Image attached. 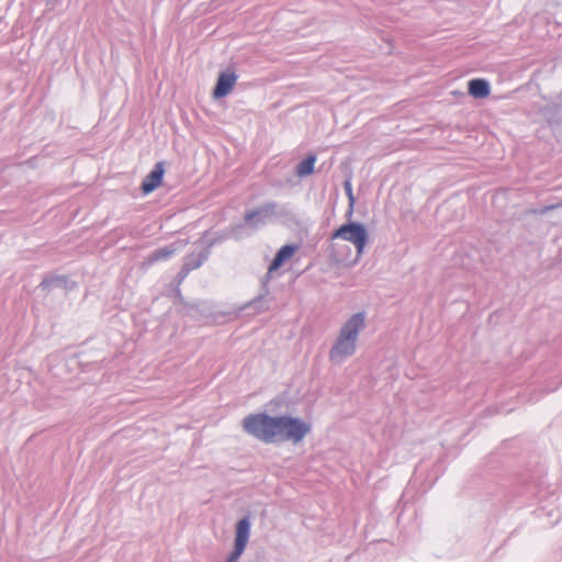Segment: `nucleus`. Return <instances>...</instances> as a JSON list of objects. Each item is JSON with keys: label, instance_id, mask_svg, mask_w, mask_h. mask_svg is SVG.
Wrapping results in <instances>:
<instances>
[{"label": "nucleus", "instance_id": "1", "mask_svg": "<svg viewBox=\"0 0 562 562\" xmlns=\"http://www.w3.org/2000/svg\"><path fill=\"white\" fill-rule=\"evenodd\" d=\"M243 427L249 435L265 441L300 442L311 430L305 422L290 417H271L267 414H251L244 418Z\"/></svg>", "mask_w": 562, "mask_h": 562}, {"label": "nucleus", "instance_id": "2", "mask_svg": "<svg viewBox=\"0 0 562 562\" xmlns=\"http://www.w3.org/2000/svg\"><path fill=\"white\" fill-rule=\"evenodd\" d=\"M364 327V315H352L342 326L340 334L329 352L330 361L339 363L356 351V342L359 331Z\"/></svg>", "mask_w": 562, "mask_h": 562}, {"label": "nucleus", "instance_id": "3", "mask_svg": "<svg viewBox=\"0 0 562 562\" xmlns=\"http://www.w3.org/2000/svg\"><path fill=\"white\" fill-rule=\"evenodd\" d=\"M331 238H339L353 244L357 249V257H360L368 241V233L363 225L349 223L336 229Z\"/></svg>", "mask_w": 562, "mask_h": 562}, {"label": "nucleus", "instance_id": "4", "mask_svg": "<svg viewBox=\"0 0 562 562\" xmlns=\"http://www.w3.org/2000/svg\"><path fill=\"white\" fill-rule=\"evenodd\" d=\"M250 535V521L247 517L240 519L236 525L234 550L226 562H237L243 554Z\"/></svg>", "mask_w": 562, "mask_h": 562}, {"label": "nucleus", "instance_id": "5", "mask_svg": "<svg viewBox=\"0 0 562 562\" xmlns=\"http://www.w3.org/2000/svg\"><path fill=\"white\" fill-rule=\"evenodd\" d=\"M237 79L238 76L234 70L221 72L212 93L213 99H222L229 94L234 90Z\"/></svg>", "mask_w": 562, "mask_h": 562}, {"label": "nucleus", "instance_id": "6", "mask_svg": "<svg viewBox=\"0 0 562 562\" xmlns=\"http://www.w3.org/2000/svg\"><path fill=\"white\" fill-rule=\"evenodd\" d=\"M165 175L164 162H157L154 169L145 177L142 182V191L144 194H148L160 187Z\"/></svg>", "mask_w": 562, "mask_h": 562}, {"label": "nucleus", "instance_id": "7", "mask_svg": "<svg viewBox=\"0 0 562 562\" xmlns=\"http://www.w3.org/2000/svg\"><path fill=\"white\" fill-rule=\"evenodd\" d=\"M187 245V241H179L159 249L154 250L148 257L145 258L144 265L145 266H153L154 263L158 261L168 260L170 257H172L180 248Z\"/></svg>", "mask_w": 562, "mask_h": 562}, {"label": "nucleus", "instance_id": "8", "mask_svg": "<svg viewBox=\"0 0 562 562\" xmlns=\"http://www.w3.org/2000/svg\"><path fill=\"white\" fill-rule=\"evenodd\" d=\"M297 250V246L295 245H284L277 252L276 257L271 261L268 272L272 273L277 271L286 260L293 257L295 251Z\"/></svg>", "mask_w": 562, "mask_h": 562}, {"label": "nucleus", "instance_id": "9", "mask_svg": "<svg viewBox=\"0 0 562 562\" xmlns=\"http://www.w3.org/2000/svg\"><path fill=\"white\" fill-rule=\"evenodd\" d=\"M469 93L479 99H483L490 95V85L484 79H472L468 85Z\"/></svg>", "mask_w": 562, "mask_h": 562}, {"label": "nucleus", "instance_id": "10", "mask_svg": "<svg viewBox=\"0 0 562 562\" xmlns=\"http://www.w3.org/2000/svg\"><path fill=\"white\" fill-rule=\"evenodd\" d=\"M316 162L315 155H308L303 161L296 166L295 173L297 177L303 178L314 172V165Z\"/></svg>", "mask_w": 562, "mask_h": 562}, {"label": "nucleus", "instance_id": "11", "mask_svg": "<svg viewBox=\"0 0 562 562\" xmlns=\"http://www.w3.org/2000/svg\"><path fill=\"white\" fill-rule=\"evenodd\" d=\"M345 189H346V192L349 196V200H350V204L352 205L353 204V195H352V188H351V184L349 181H346L345 182Z\"/></svg>", "mask_w": 562, "mask_h": 562}, {"label": "nucleus", "instance_id": "12", "mask_svg": "<svg viewBox=\"0 0 562 562\" xmlns=\"http://www.w3.org/2000/svg\"><path fill=\"white\" fill-rule=\"evenodd\" d=\"M252 216H254V214H248V215L246 216V218H247V220H249V218H251Z\"/></svg>", "mask_w": 562, "mask_h": 562}]
</instances>
